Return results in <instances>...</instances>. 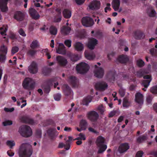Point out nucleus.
I'll return each instance as SVG.
<instances>
[{
  "mask_svg": "<svg viewBox=\"0 0 157 157\" xmlns=\"http://www.w3.org/2000/svg\"><path fill=\"white\" fill-rule=\"evenodd\" d=\"M30 146L28 144H22L20 148L19 155L20 157H30L32 154Z\"/></svg>",
  "mask_w": 157,
  "mask_h": 157,
  "instance_id": "nucleus-1",
  "label": "nucleus"
},
{
  "mask_svg": "<svg viewBox=\"0 0 157 157\" xmlns=\"http://www.w3.org/2000/svg\"><path fill=\"white\" fill-rule=\"evenodd\" d=\"M96 144L99 148L98 151L99 153L103 152L107 148V145L105 144V138L101 136H99L98 137Z\"/></svg>",
  "mask_w": 157,
  "mask_h": 157,
  "instance_id": "nucleus-2",
  "label": "nucleus"
},
{
  "mask_svg": "<svg viewBox=\"0 0 157 157\" xmlns=\"http://www.w3.org/2000/svg\"><path fill=\"white\" fill-rule=\"evenodd\" d=\"M18 132L23 136L28 137L32 134V132L30 128L27 126L23 125L21 126L19 129Z\"/></svg>",
  "mask_w": 157,
  "mask_h": 157,
  "instance_id": "nucleus-3",
  "label": "nucleus"
},
{
  "mask_svg": "<svg viewBox=\"0 0 157 157\" xmlns=\"http://www.w3.org/2000/svg\"><path fill=\"white\" fill-rule=\"evenodd\" d=\"M88 65L83 62L78 64L76 67V70L78 73L83 74L86 72L89 69Z\"/></svg>",
  "mask_w": 157,
  "mask_h": 157,
  "instance_id": "nucleus-4",
  "label": "nucleus"
},
{
  "mask_svg": "<svg viewBox=\"0 0 157 157\" xmlns=\"http://www.w3.org/2000/svg\"><path fill=\"white\" fill-rule=\"evenodd\" d=\"M34 84V81L31 78H26L24 79L22 85L24 88L29 89L33 88Z\"/></svg>",
  "mask_w": 157,
  "mask_h": 157,
  "instance_id": "nucleus-5",
  "label": "nucleus"
},
{
  "mask_svg": "<svg viewBox=\"0 0 157 157\" xmlns=\"http://www.w3.org/2000/svg\"><path fill=\"white\" fill-rule=\"evenodd\" d=\"M82 25L86 27L91 26L94 24L93 19L88 17H83L82 18Z\"/></svg>",
  "mask_w": 157,
  "mask_h": 157,
  "instance_id": "nucleus-6",
  "label": "nucleus"
},
{
  "mask_svg": "<svg viewBox=\"0 0 157 157\" xmlns=\"http://www.w3.org/2000/svg\"><path fill=\"white\" fill-rule=\"evenodd\" d=\"M108 86L107 83L104 81L97 82L95 85V88L97 90L102 91L107 89Z\"/></svg>",
  "mask_w": 157,
  "mask_h": 157,
  "instance_id": "nucleus-7",
  "label": "nucleus"
},
{
  "mask_svg": "<svg viewBox=\"0 0 157 157\" xmlns=\"http://www.w3.org/2000/svg\"><path fill=\"white\" fill-rule=\"evenodd\" d=\"M101 3L100 1L97 0H94L89 5L88 7L90 9L92 10H97L99 9Z\"/></svg>",
  "mask_w": 157,
  "mask_h": 157,
  "instance_id": "nucleus-8",
  "label": "nucleus"
},
{
  "mask_svg": "<svg viewBox=\"0 0 157 157\" xmlns=\"http://www.w3.org/2000/svg\"><path fill=\"white\" fill-rule=\"evenodd\" d=\"M95 69L94 71V76L98 78H102L104 74L103 69L100 67H98L96 65H95Z\"/></svg>",
  "mask_w": 157,
  "mask_h": 157,
  "instance_id": "nucleus-9",
  "label": "nucleus"
},
{
  "mask_svg": "<svg viewBox=\"0 0 157 157\" xmlns=\"http://www.w3.org/2000/svg\"><path fill=\"white\" fill-rule=\"evenodd\" d=\"M7 52V48L5 46L1 47L0 50V62H4L6 59L5 55Z\"/></svg>",
  "mask_w": 157,
  "mask_h": 157,
  "instance_id": "nucleus-10",
  "label": "nucleus"
},
{
  "mask_svg": "<svg viewBox=\"0 0 157 157\" xmlns=\"http://www.w3.org/2000/svg\"><path fill=\"white\" fill-rule=\"evenodd\" d=\"M144 79H146V80H144L142 82V85L144 87V88L142 89V90L146 91L147 88L149 85L151 79L150 77L148 75L144 76Z\"/></svg>",
  "mask_w": 157,
  "mask_h": 157,
  "instance_id": "nucleus-11",
  "label": "nucleus"
},
{
  "mask_svg": "<svg viewBox=\"0 0 157 157\" xmlns=\"http://www.w3.org/2000/svg\"><path fill=\"white\" fill-rule=\"evenodd\" d=\"M98 117V113L94 111L90 112L88 114V119L92 122L97 121Z\"/></svg>",
  "mask_w": 157,
  "mask_h": 157,
  "instance_id": "nucleus-12",
  "label": "nucleus"
},
{
  "mask_svg": "<svg viewBox=\"0 0 157 157\" xmlns=\"http://www.w3.org/2000/svg\"><path fill=\"white\" fill-rule=\"evenodd\" d=\"M112 5L115 11H118L119 12L122 11L121 8H119L120 6V0H113Z\"/></svg>",
  "mask_w": 157,
  "mask_h": 157,
  "instance_id": "nucleus-13",
  "label": "nucleus"
},
{
  "mask_svg": "<svg viewBox=\"0 0 157 157\" xmlns=\"http://www.w3.org/2000/svg\"><path fill=\"white\" fill-rule=\"evenodd\" d=\"M87 126V124L86 121L85 120H82L81 121L79 125V128L76 127L75 129L79 132H81L82 130H85Z\"/></svg>",
  "mask_w": 157,
  "mask_h": 157,
  "instance_id": "nucleus-14",
  "label": "nucleus"
},
{
  "mask_svg": "<svg viewBox=\"0 0 157 157\" xmlns=\"http://www.w3.org/2000/svg\"><path fill=\"white\" fill-rule=\"evenodd\" d=\"M56 60L60 66H64L67 63V60L64 57L58 56L56 57Z\"/></svg>",
  "mask_w": 157,
  "mask_h": 157,
  "instance_id": "nucleus-15",
  "label": "nucleus"
},
{
  "mask_svg": "<svg viewBox=\"0 0 157 157\" xmlns=\"http://www.w3.org/2000/svg\"><path fill=\"white\" fill-rule=\"evenodd\" d=\"M98 40L96 39L93 38L89 39L87 45L88 47L90 49H94L98 44Z\"/></svg>",
  "mask_w": 157,
  "mask_h": 157,
  "instance_id": "nucleus-16",
  "label": "nucleus"
},
{
  "mask_svg": "<svg viewBox=\"0 0 157 157\" xmlns=\"http://www.w3.org/2000/svg\"><path fill=\"white\" fill-rule=\"evenodd\" d=\"M28 70L30 73L33 74L37 73L38 71V69L36 64L34 62H32L29 67Z\"/></svg>",
  "mask_w": 157,
  "mask_h": 157,
  "instance_id": "nucleus-17",
  "label": "nucleus"
},
{
  "mask_svg": "<svg viewBox=\"0 0 157 157\" xmlns=\"http://www.w3.org/2000/svg\"><path fill=\"white\" fill-rule=\"evenodd\" d=\"M135 101L138 104L141 105L143 103V96L140 92L137 93L135 95Z\"/></svg>",
  "mask_w": 157,
  "mask_h": 157,
  "instance_id": "nucleus-18",
  "label": "nucleus"
},
{
  "mask_svg": "<svg viewBox=\"0 0 157 157\" xmlns=\"http://www.w3.org/2000/svg\"><path fill=\"white\" fill-rule=\"evenodd\" d=\"M8 0H0V9L2 12H6L8 10L7 6Z\"/></svg>",
  "mask_w": 157,
  "mask_h": 157,
  "instance_id": "nucleus-19",
  "label": "nucleus"
},
{
  "mask_svg": "<svg viewBox=\"0 0 157 157\" xmlns=\"http://www.w3.org/2000/svg\"><path fill=\"white\" fill-rule=\"evenodd\" d=\"M129 148L128 143H125L121 144L119 147L118 150L120 153H122L126 151Z\"/></svg>",
  "mask_w": 157,
  "mask_h": 157,
  "instance_id": "nucleus-20",
  "label": "nucleus"
},
{
  "mask_svg": "<svg viewBox=\"0 0 157 157\" xmlns=\"http://www.w3.org/2000/svg\"><path fill=\"white\" fill-rule=\"evenodd\" d=\"M24 16V13L19 11L16 12L14 16V18L18 21L22 20Z\"/></svg>",
  "mask_w": 157,
  "mask_h": 157,
  "instance_id": "nucleus-21",
  "label": "nucleus"
},
{
  "mask_svg": "<svg viewBox=\"0 0 157 157\" xmlns=\"http://www.w3.org/2000/svg\"><path fill=\"white\" fill-rule=\"evenodd\" d=\"M56 52L58 54H64L66 53L65 48L63 44H59V47L56 49Z\"/></svg>",
  "mask_w": 157,
  "mask_h": 157,
  "instance_id": "nucleus-22",
  "label": "nucleus"
},
{
  "mask_svg": "<svg viewBox=\"0 0 157 157\" xmlns=\"http://www.w3.org/2000/svg\"><path fill=\"white\" fill-rule=\"evenodd\" d=\"M29 12L31 17L33 19H37L39 18V15L35 9L31 8L29 9Z\"/></svg>",
  "mask_w": 157,
  "mask_h": 157,
  "instance_id": "nucleus-23",
  "label": "nucleus"
},
{
  "mask_svg": "<svg viewBox=\"0 0 157 157\" xmlns=\"http://www.w3.org/2000/svg\"><path fill=\"white\" fill-rule=\"evenodd\" d=\"M74 46L75 49L78 51H82L84 49L83 45L80 42H76Z\"/></svg>",
  "mask_w": 157,
  "mask_h": 157,
  "instance_id": "nucleus-24",
  "label": "nucleus"
},
{
  "mask_svg": "<svg viewBox=\"0 0 157 157\" xmlns=\"http://www.w3.org/2000/svg\"><path fill=\"white\" fill-rule=\"evenodd\" d=\"M86 58L88 59L91 60L95 57V55L93 53H89L88 51L86 50L85 52Z\"/></svg>",
  "mask_w": 157,
  "mask_h": 157,
  "instance_id": "nucleus-25",
  "label": "nucleus"
},
{
  "mask_svg": "<svg viewBox=\"0 0 157 157\" xmlns=\"http://www.w3.org/2000/svg\"><path fill=\"white\" fill-rule=\"evenodd\" d=\"M118 60L120 62L123 63L126 62L128 60V58L126 55H121L118 58Z\"/></svg>",
  "mask_w": 157,
  "mask_h": 157,
  "instance_id": "nucleus-26",
  "label": "nucleus"
},
{
  "mask_svg": "<svg viewBox=\"0 0 157 157\" xmlns=\"http://www.w3.org/2000/svg\"><path fill=\"white\" fill-rule=\"evenodd\" d=\"M69 81L75 87L76 86L78 83L77 80L75 77H70L69 78Z\"/></svg>",
  "mask_w": 157,
  "mask_h": 157,
  "instance_id": "nucleus-27",
  "label": "nucleus"
},
{
  "mask_svg": "<svg viewBox=\"0 0 157 157\" xmlns=\"http://www.w3.org/2000/svg\"><path fill=\"white\" fill-rule=\"evenodd\" d=\"M63 14L64 17L66 18H70L71 15V11L67 9H65L63 10Z\"/></svg>",
  "mask_w": 157,
  "mask_h": 157,
  "instance_id": "nucleus-28",
  "label": "nucleus"
},
{
  "mask_svg": "<svg viewBox=\"0 0 157 157\" xmlns=\"http://www.w3.org/2000/svg\"><path fill=\"white\" fill-rule=\"evenodd\" d=\"M147 14L148 16L151 17H154L156 16V12L152 8L149 9L147 11Z\"/></svg>",
  "mask_w": 157,
  "mask_h": 157,
  "instance_id": "nucleus-29",
  "label": "nucleus"
},
{
  "mask_svg": "<svg viewBox=\"0 0 157 157\" xmlns=\"http://www.w3.org/2000/svg\"><path fill=\"white\" fill-rule=\"evenodd\" d=\"M147 139V134H144L141 136H139L137 138V141L139 143H142Z\"/></svg>",
  "mask_w": 157,
  "mask_h": 157,
  "instance_id": "nucleus-30",
  "label": "nucleus"
},
{
  "mask_svg": "<svg viewBox=\"0 0 157 157\" xmlns=\"http://www.w3.org/2000/svg\"><path fill=\"white\" fill-rule=\"evenodd\" d=\"M91 98L90 96H88L85 98L82 101V104L83 105H87L90 102Z\"/></svg>",
  "mask_w": 157,
  "mask_h": 157,
  "instance_id": "nucleus-31",
  "label": "nucleus"
},
{
  "mask_svg": "<svg viewBox=\"0 0 157 157\" xmlns=\"http://www.w3.org/2000/svg\"><path fill=\"white\" fill-rule=\"evenodd\" d=\"M7 30V25H3L2 27L0 28V33L2 35H6V32Z\"/></svg>",
  "mask_w": 157,
  "mask_h": 157,
  "instance_id": "nucleus-32",
  "label": "nucleus"
},
{
  "mask_svg": "<svg viewBox=\"0 0 157 157\" xmlns=\"http://www.w3.org/2000/svg\"><path fill=\"white\" fill-rule=\"evenodd\" d=\"M71 28L70 27H64L61 29L62 33L64 35L68 34L70 32Z\"/></svg>",
  "mask_w": 157,
  "mask_h": 157,
  "instance_id": "nucleus-33",
  "label": "nucleus"
},
{
  "mask_svg": "<svg viewBox=\"0 0 157 157\" xmlns=\"http://www.w3.org/2000/svg\"><path fill=\"white\" fill-rule=\"evenodd\" d=\"M51 71V69L50 68H48L47 67H44L42 70V72L43 75H47Z\"/></svg>",
  "mask_w": 157,
  "mask_h": 157,
  "instance_id": "nucleus-34",
  "label": "nucleus"
},
{
  "mask_svg": "<svg viewBox=\"0 0 157 157\" xmlns=\"http://www.w3.org/2000/svg\"><path fill=\"white\" fill-rule=\"evenodd\" d=\"M123 106L125 108H128L130 105V102L127 98H124L123 102Z\"/></svg>",
  "mask_w": 157,
  "mask_h": 157,
  "instance_id": "nucleus-35",
  "label": "nucleus"
},
{
  "mask_svg": "<svg viewBox=\"0 0 157 157\" xmlns=\"http://www.w3.org/2000/svg\"><path fill=\"white\" fill-rule=\"evenodd\" d=\"M120 114V112L118 110L113 111H111L109 114V116L110 117H112L114 116H118Z\"/></svg>",
  "mask_w": 157,
  "mask_h": 157,
  "instance_id": "nucleus-36",
  "label": "nucleus"
},
{
  "mask_svg": "<svg viewBox=\"0 0 157 157\" xmlns=\"http://www.w3.org/2000/svg\"><path fill=\"white\" fill-rule=\"evenodd\" d=\"M6 144L10 149H12L15 145V144L14 141L13 140L7 141L6 142Z\"/></svg>",
  "mask_w": 157,
  "mask_h": 157,
  "instance_id": "nucleus-37",
  "label": "nucleus"
},
{
  "mask_svg": "<svg viewBox=\"0 0 157 157\" xmlns=\"http://www.w3.org/2000/svg\"><path fill=\"white\" fill-rule=\"evenodd\" d=\"M42 52L45 53V55L47 57L48 59H49L51 58V56L48 49H44L42 50Z\"/></svg>",
  "mask_w": 157,
  "mask_h": 157,
  "instance_id": "nucleus-38",
  "label": "nucleus"
},
{
  "mask_svg": "<svg viewBox=\"0 0 157 157\" xmlns=\"http://www.w3.org/2000/svg\"><path fill=\"white\" fill-rule=\"evenodd\" d=\"M86 138L85 135L84 134L82 133H80L78 135V137L75 139H74L73 140H86Z\"/></svg>",
  "mask_w": 157,
  "mask_h": 157,
  "instance_id": "nucleus-39",
  "label": "nucleus"
},
{
  "mask_svg": "<svg viewBox=\"0 0 157 157\" xmlns=\"http://www.w3.org/2000/svg\"><path fill=\"white\" fill-rule=\"evenodd\" d=\"M50 32L52 35H56L57 34V29L53 26H51L50 29Z\"/></svg>",
  "mask_w": 157,
  "mask_h": 157,
  "instance_id": "nucleus-40",
  "label": "nucleus"
},
{
  "mask_svg": "<svg viewBox=\"0 0 157 157\" xmlns=\"http://www.w3.org/2000/svg\"><path fill=\"white\" fill-rule=\"evenodd\" d=\"M68 140H67L66 141V142H67L66 144H67V147H66L65 148V149H66V150H68L70 148V144H68V143H69L71 141L73 140L72 137V136H69L68 137Z\"/></svg>",
  "mask_w": 157,
  "mask_h": 157,
  "instance_id": "nucleus-41",
  "label": "nucleus"
},
{
  "mask_svg": "<svg viewBox=\"0 0 157 157\" xmlns=\"http://www.w3.org/2000/svg\"><path fill=\"white\" fill-rule=\"evenodd\" d=\"M37 46H38V42L37 40L33 41L31 44V47L32 48H35Z\"/></svg>",
  "mask_w": 157,
  "mask_h": 157,
  "instance_id": "nucleus-42",
  "label": "nucleus"
},
{
  "mask_svg": "<svg viewBox=\"0 0 157 157\" xmlns=\"http://www.w3.org/2000/svg\"><path fill=\"white\" fill-rule=\"evenodd\" d=\"M150 54L152 55L157 56V50L154 48L151 49L150 51Z\"/></svg>",
  "mask_w": 157,
  "mask_h": 157,
  "instance_id": "nucleus-43",
  "label": "nucleus"
},
{
  "mask_svg": "<svg viewBox=\"0 0 157 157\" xmlns=\"http://www.w3.org/2000/svg\"><path fill=\"white\" fill-rule=\"evenodd\" d=\"M150 91L153 94L157 93V86H155L151 88Z\"/></svg>",
  "mask_w": 157,
  "mask_h": 157,
  "instance_id": "nucleus-44",
  "label": "nucleus"
},
{
  "mask_svg": "<svg viewBox=\"0 0 157 157\" xmlns=\"http://www.w3.org/2000/svg\"><path fill=\"white\" fill-rule=\"evenodd\" d=\"M71 41L70 40H67L64 41V44L66 46L69 48L71 46Z\"/></svg>",
  "mask_w": 157,
  "mask_h": 157,
  "instance_id": "nucleus-45",
  "label": "nucleus"
},
{
  "mask_svg": "<svg viewBox=\"0 0 157 157\" xmlns=\"http://www.w3.org/2000/svg\"><path fill=\"white\" fill-rule=\"evenodd\" d=\"M61 98V95L60 94H57L54 95V98L55 100L57 101L60 100Z\"/></svg>",
  "mask_w": 157,
  "mask_h": 157,
  "instance_id": "nucleus-46",
  "label": "nucleus"
},
{
  "mask_svg": "<svg viewBox=\"0 0 157 157\" xmlns=\"http://www.w3.org/2000/svg\"><path fill=\"white\" fill-rule=\"evenodd\" d=\"M12 124V122L11 121L7 120L3 122V124L4 126L9 125Z\"/></svg>",
  "mask_w": 157,
  "mask_h": 157,
  "instance_id": "nucleus-47",
  "label": "nucleus"
},
{
  "mask_svg": "<svg viewBox=\"0 0 157 157\" xmlns=\"http://www.w3.org/2000/svg\"><path fill=\"white\" fill-rule=\"evenodd\" d=\"M19 50V48L18 47H15L12 48V53L13 55L16 52H17Z\"/></svg>",
  "mask_w": 157,
  "mask_h": 157,
  "instance_id": "nucleus-48",
  "label": "nucleus"
},
{
  "mask_svg": "<svg viewBox=\"0 0 157 157\" xmlns=\"http://www.w3.org/2000/svg\"><path fill=\"white\" fill-rule=\"evenodd\" d=\"M79 59V57L77 55H74L72 56L71 60L73 61H76Z\"/></svg>",
  "mask_w": 157,
  "mask_h": 157,
  "instance_id": "nucleus-49",
  "label": "nucleus"
},
{
  "mask_svg": "<svg viewBox=\"0 0 157 157\" xmlns=\"http://www.w3.org/2000/svg\"><path fill=\"white\" fill-rule=\"evenodd\" d=\"M144 63L142 60H139L137 61V64L139 67H142L144 65Z\"/></svg>",
  "mask_w": 157,
  "mask_h": 157,
  "instance_id": "nucleus-50",
  "label": "nucleus"
},
{
  "mask_svg": "<svg viewBox=\"0 0 157 157\" xmlns=\"http://www.w3.org/2000/svg\"><path fill=\"white\" fill-rule=\"evenodd\" d=\"M18 33L21 35L23 36H26V34L24 31L21 29H20L19 30Z\"/></svg>",
  "mask_w": 157,
  "mask_h": 157,
  "instance_id": "nucleus-51",
  "label": "nucleus"
},
{
  "mask_svg": "<svg viewBox=\"0 0 157 157\" xmlns=\"http://www.w3.org/2000/svg\"><path fill=\"white\" fill-rule=\"evenodd\" d=\"M106 6V7H105V11L106 13H107L108 11H110L111 9V8H110V4L107 3Z\"/></svg>",
  "mask_w": 157,
  "mask_h": 157,
  "instance_id": "nucleus-52",
  "label": "nucleus"
},
{
  "mask_svg": "<svg viewBox=\"0 0 157 157\" xmlns=\"http://www.w3.org/2000/svg\"><path fill=\"white\" fill-rule=\"evenodd\" d=\"M119 92L120 95L123 97L125 94V91L123 89L121 88L119 90Z\"/></svg>",
  "mask_w": 157,
  "mask_h": 157,
  "instance_id": "nucleus-53",
  "label": "nucleus"
},
{
  "mask_svg": "<svg viewBox=\"0 0 157 157\" xmlns=\"http://www.w3.org/2000/svg\"><path fill=\"white\" fill-rule=\"evenodd\" d=\"M98 109L101 113H102L105 111L104 108L102 105H100L98 107Z\"/></svg>",
  "mask_w": 157,
  "mask_h": 157,
  "instance_id": "nucleus-54",
  "label": "nucleus"
},
{
  "mask_svg": "<svg viewBox=\"0 0 157 157\" xmlns=\"http://www.w3.org/2000/svg\"><path fill=\"white\" fill-rule=\"evenodd\" d=\"M153 97L151 95H148L147 98V102L149 104L151 103Z\"/></svg>",
  "mask_w": 157,
  "mask_h": 157,
  "instance_id": "nucleus-55",
  "label": "nucleus"
},
{
  "mask_svg": "<svg viewBox=\"0 0 157 157\" xmlns=\"http://www.w3.org/2000/svg\"><path fill=\"white\" fill-rule=\"evenodd\" d=\"M143 154V152L142 151H139L137 153L136 157H142Z\"/></svg>",
  "mask_w": 157,
  "mask_h": 157,
  "instance_id": "nucleus-56",
  "label": "nucleus"
},
{
  "mask_svg": "<svg viewBox=\"0 0 157 157\" xmlns=\"http://www.w3.org/2000/svg\"><path fill=\"white\" fill-rule=\"evenodd\" d=\"M138 36H135V37L136 39H140L142 38H143L144 37V34L141 33H138Z\"/></svg>",
  "mask_w": 157,
  "mask_h": 157,
  "instance_id": "nucleus-57",
  "label": "nucleus"
},
{
  "mask_svg": "<svg viewBox=\"0 0 157 157\" xmlns=\"http://www.w3.org/2000/svg\"><path fill=\"white\" fill-rule=\"evenodd\" d=\"M39 0H35L33 1V2L34 3L35 6L37 7H39L40 6V3H38L39 2Z\"/></svg>",
  "mask_w": 157,
  "mask_h": 157,
  "instance_id": "nucleus-58",
  "label": "nucleus"
},
{
  "mask_svg": "<svg viewBox=\"0 0 157 157\" xmlns=\"http://www.w3.org/2000/svg\"><path fill=\"white\" fill-rule=\"evenodd\" d=\"M20 99L22 100V101H21L22 103L25 102V103L24 104H22L21 106V108H22L23 107H24V106H25L27 104V103L26 102V100H23L22 98H21Z\"/></svg>",
  "mask_w": 157,
  "mask_h": 157,
  "instance_id": "nucleus-59",
  "label": "nucleus"
},
{
  "mask_svg": "<svg viewBox=\"0 0 157 157\" xmlns=\"http://www.w3.org/2000/svg\"><path fill=\"white\" fill-rule=\"evenodd\" d=\"M4 110L6 112H11L14 110V109L13 108H5L4 109Z\"/></svg>",
  "mask_w": 157,
  "mask_h": 157,
  "instance_id": "nucleus-60",
  "label": "nucleus"
},
{
  "mask_svg": "<svg viewBox=\"0 0 157 157\" xmlns=\"http://www.w3.org/2000/svg\"><path fill=\"white\" fill-rule=\"evenodd\" d=\"M85 0H75L76 3L78 5H81L84 2Z\"/></svg>",
  "mask_w": 157,
  "mask_h": 157,
  "instance_id": "nucleus-61",
  "label": "nucleus"
},
{
  "mask_svg": "<svg viewBox=\"0 0 157 157\" xmlns=\"http://www.w3.org/2000/svg\"><path fill=\"white\" fill-rule=\"evenodd\" d=\"M10 36L12 39L16 38V35L12 33H10Z\"/></svg>",
  "mask_w": 157,
  "mask_h": 157,
  "instance_id": "nucleus-62",
  "label": "nucleus"
},
{
  "mask_svg": "<svg viewBox=\"0 0 157 157\" xmlns=\"http://www.w3.org/2000/svg\"><path fill=\"white\" fill-rule=\"evenodd\" d=\"M61 20V16H59L58 17H56L55 18L54 21L56 22H59Z\"/></svg>",
  "mask_w": 157,
  "mask_h": 157,
  "instance_id": "nucleus-63",
  "label": "nucleus"
},
{
  "mask_svg": "<svg viewBox=\"0 0 157 157\" xmlns=\"http://www.w3.org/2000/svg\"><path fill=\"white\" fill-rule=\"evenodd\" d=\"M8 155L10 156H12L14 155V153L10 151H8L7 152Z\"/></svg>",
  "mask_w": 157,
  "mask_h": 157,
  "instance_id": "nucleus-64",
  "label": "nucleus"
}]
</instances>
